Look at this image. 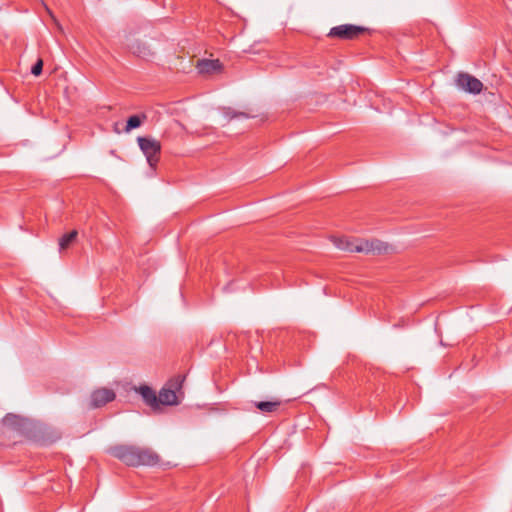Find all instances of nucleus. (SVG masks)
Returning a JSON list of instances; mask_svg holds the SVG:
<instances>
[{
	"label": "nucleus",
	"mask_w": 512,
	"mask_h": 512,
	"mask_svg": "<svg viewBox=\"0 0 512 512\" xmlns=\"http://www.w3.org/2000/svg\"><path fill=\"white\" fill-rule=\"evenodd\" d=\"M2 424L8 431H15L27 438L33 437L31 432L35 424L28 419L21 418L14 414H7L2 419Z\"/></svg>",
	"instance_id": "5"
},
{
	"label": "nucleus",
	"mask_w": 512,
	"mask_h": 512,
	"mask_svg": "<svg viewBox=\"0 0 512 512\" xmlns=\"http://www.w3.org/2000/svg\"><path fill=\"white\" fill-rule=\"evenodd\" d=\"M224 117L228 120V121H231L235 118H250L251 116L245 112H237L231 108H225L224 109Z\"/></svg>",
	"instance_id": "15"
},
{
	"label": "nucleus",
	"mask_w": 512,
	"mask_h": 512,
	"mask_svg": "<svg viewBox=\"0 0 512 512\" xmlns=\"http://www.w3.org/2000/svg\"><path fill=\"white\" fill-rule=\"evenodd\" d=\"M456 83L459 88L472 94H479L483 89L482 82L468 73H459Z\"/></svg>",
	"instance_id": "7"
},
{
	"label": "nucleus",
	"mask_w": 512,
	"mask_h": 512,
	"mask_svg": "<svg viewBox=\"0 0 512 512\" xmlns=\"http://www.w3.org/2000/svg\"><path fill=\"white\" fill-rule=\"evenodd\" d=\"M196 67L200 74H214L222 70V63L218 59H202Z\"/></svg>",
	"instance_id": "9"
},
{
	"label": "nucleus",
	"mask_w": 512,
	"mask_h": 512,
	"mask_svg": "<svg viewBox=\"0 0 512 512\" xmlns=\"http://www.w3.org/2000/svg\"><path fill=\"white\" fill-rule=\"evenodd\" d=\"M111 454L127 466H155L159 463V455L150 448L134 445H118L110 450Z\"/></svg>",
	"instance_id": "1"
},
{
	"label": "nucleus",
	"mask_w": 512,
	"mask_h": 512,
	"mask_svg": "<svg viewBox=\"0 0 512 512\" xmlns=\"http://www.w3.org/2000/svg\"><path fill=\"white\" fill-rule=\"evenodd\" d=\"M369 32L370 29L364 26L354 24H342L332 27L327 36L330 38H337L340 40H355Z\"/></svg>",
	"instance_id": "4"
},
{
	"label": "nucleus",
	"mask_w": 512,
	"mask_h": 512,
	"mask_svg": "<svg viewBox=\"0 0 512 512\" xmlns=\"http://www.w3.org/2000/svg\"><path fill=\"white\" fill-rule=\"evenodd\" d=\"M43 69V61L42 59H38L37 62L32 66L31 73L34 76H39L42 73Z\"/></svg>",
	"instance_id": "16"
},
{
	"label": "nucleus",
	"mask_w": 512,
	"mask_h": 512,
	"mask_svg": "<svg viewBox=\"0 0 512 512\" xmlns=\"http://www.w3.org/2000/svg\"><path fill=\"white\" fill-rule=\"evenodd\" d=\"M137 143L140 150L145 155L149 166L155 169L160 160L161 143L158 140L147 136L137 137Z\"/></svg>",
	"instance_id": "3"
},
{
	"label": "nucleus",
	"mask_w": 512,
	"mask_h": 512,
	"mask_svg": "<svg viewBox=\"0 0 512 512\" xmlns=\"http://www.w3.org/2000/svg\"><path fill=\"white\" fill-rule=\"evenodd\" d=\"M45 8H46L47 12L51 15V17H53L52 12L50 11V9L48 7H46V6H45Z\"/></svg>",
	"instance_id": "17"
},
{
	"label": "nucleus",
	"mask_w": 512,
	"mask_h": 512,
	"mask_svg": "<svg viewBox=\"0 0 512 512\" xmlns=\"http://www.w3.org/2000/svg\"><path fill=\"white\" fill-rule=\"evenodd\" d=\"M253 405L263 414H270L276 412L280 406L281 401L273 399L269 401H255Z\"/></svg>",
	"instance_id": "12"
},
{
	"label": "nucleus",
	"mask_w": 512,
	"mask_h": 512,
	"mask_svg": "<svg viewBox=\"0 0 512 512\" xmlns=\"http://www.w3.org/2000/svg\"><path fill=\"white\" fill-rule=\"evenodd\" d=\"M333 244L340 250L346 252H364L376 255L390 253L393 248L387 243L378 239L364 240L355 239L350 240L347 237H331Z\"/></svg>",
	"instance_id": "2"
},
{
	"label": "nucleus",
	"mask_w": 512,
	"mask_h": 512,
	"mask_svg": "<svg viewBox=\"0 0 512 512\" xmlns=\"http://www.w3.org/2000/svg\"><path fill=\"white\" fill-rule=\"evenodd\" d=\"M78 232L76 230H72L69 233L64 234L59 239V251L67 249L77 238Z\"/></svg>",
	"instance_id": "13"
},
{
	"label": "nucleus",
	"mask_w": 512,
	"mask_h": 512,
	"mask_svg": "<svg viewBox=\"0 0 512 512\" xmlns=\"http://www.w3.org/2000/svg\"><path fill=\"white\" fill-rule=\"evenodd\" d=\"M137 391L142 396L144 402L148 406H150L152 408H157L158 407L157 395H156L155 391L152 388H150L147 385H142V386H140L137 389Z\"/></svg>",
	"instance_id": "11"
},
{
	"label": "nucleus",
	"mask_w": 512,
	"mask_h": 512,
	"mask_svg": "<svg viewBox=\"0 0 512 512\" xmlns=\"http://www.w3.org/2000/svg\"><path fill=\"white\" fill-rule=\"evenodd\" d=\"M116 395L112 389L100 388L92 392L90 397V407L99 408L113 401Z\"/></svg>",
	"instance_id": "8"
},
{
	"label": "nucleus",
	"mask_w": 512,
	"mask_h": 512,
	"mask_svg": "<svg viewBox=\"0 0 512 512\" xmlns=\"http://www.w3.org/2000/svg\"><path fill=\"white\" fill-rule=\"evenodd\" d=\"M184 377L179 375L176 378L169 381L168 385L163 387L160 392L158 399V405H176L178 404L177 390L182 388Z\"/></svg>",
	"instance_id": "6"
},
{
	"label": "nucleus",
	"mask_w": 512,
	"mask_h": 512,
	"mask_svg": "<svg viewBox=\"0 0 512 512\" xmlns=\"http://www.w3.org/2000/svg\"><path fill=\"white\" fill-rule=\"evenodd\" d=\"M128 48L133 54L142 58H149L154 55L150 45L143 41L135 40L128 43Z\"/></svg>",
	"instance_id": "10"
},
{
	"label": "nucleus",
	"mask_w": 512,
	"mask_h": 512,
	"mask_svg": "<svg viewBox=\"0 0 512 512\" xmlns=\"http://www.w3.org/2000/svg\"><path fill=\"white\" fill-rule=\"evenodd\" d=\"M145 119H146L145 115H141V116L133 115V116L129 117L127 120L126 127H125V131L130 132L131 130L140 127Z\"/></svg>",
	"instance_id": "14"
}]
</instances>
